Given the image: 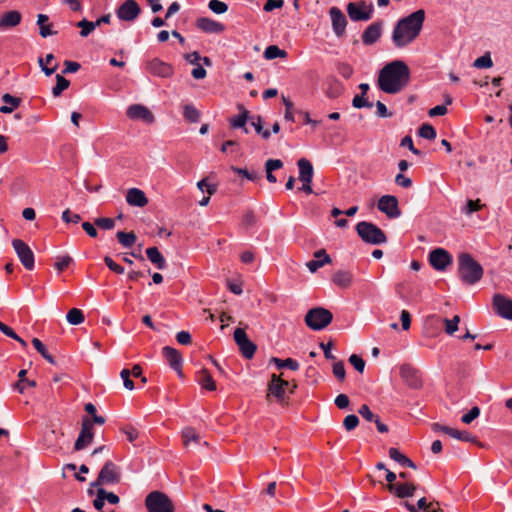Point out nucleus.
Here are the masks:
<instances>
[{
	"label": "nucleus",
	"instance_id": "nucleus-19",
	"mask_svg": "<svg viewBox=\"0 0 512 512\" xmlns=\"http://www.w3.org/2000/svg\"><path fill=\"white\" fill-rule=\"evenodd\" d=\"M126 115L131 120H142L147 124H151L155 120L152 112L141 104L130 105L126 111Z\"/></svg>",
	"mask_w": 512,
	"mask_h": 512
},
{
	"label": "nucleus",
	"instance_id": "nucleus-45",
	"mask_svg": "<svg viewBox=\"0 0 512 512\" xmlns=\"http://www.w3.org/2000/svg\"><path fill=\"white\" fill-rule=\"evenodd\" d=\"M419 136L428 140H433L436 138V130L435 128L428 124L424 123L420 126L418 130Z\"/></svg>",
	"mask_w": 512,
	"mask_h": 512
},
{
	"label": "nucleus",
	"instance_id": "nucleus-28",
	"mask_svg": "<svg viewBox=\"0 0 512 512\" xmlns=\"http://www.w3.org/2000/svg\"><path fill=\"white\" fill-rule=\"evenodd\" d=\"M353 281V275L347 270H338L332 275V282L339 288L346 289L350 287Z\"/></svg>",
	"mask_w": 512,
	"mask_h": 512
},
{
	"label": "nucleus",
	"instance_id": "nucleus-36",
	"mask_svg": "<svg viewBox=\"0 0 512 512\" xmlns=\"http://www.w3.org/2000/svg\"><path fill=\"white\" fill-rule=\"evenodd\" d=\"M268 392L267 397L273 395L280 404L285 403V390H283L281 384L274 382L272 378L268 383Z\"/></svg>",
	"mask_w": 512,
	"mask_h": 512
},
{
	"label": "nucleus",
	"instance_id": "nucleus-59",
	"mask_svg": "<svg viewBox=\"0 0 512 512\" xmlns=\"http://www.w3.org/2000/svg\"><path fill=\"white\" fill-rule=\"evenodd\" d=\"M349 362L359 373H362L364 371L365 361L360 356L352 354L349 357Z\"/></svg>",
	"mask_w": 512,
	"mask_h": 512
},
{
	"label": "nucleus",
	"instance_id": "nucleus-52",
	"mask_svg": "<svg viewBox=\"0 0 512 512\" xmlns=\"http://www.w3.org/2000/svg\"><path fill=\"white\" fill-rule=\"evenodd\" d=\"M282 101L285 106V114H284L285 120L294 122L295 118H294V109H293L292 101L289 100L288 98H286L285 96H282Z\"/></svg>",
	"mask_w": 512,
	"mask_h": 512
},
{
	"label": "nucleus",
	"instance_id": "nucleus-15",
	"mask_svg": "<svg viewBox=\"0 0 512 512\" xmlns=\"http://www.w3.org/2000/svg\"><path fill=\"white\" fill-rule=\"evenodd\" d=\"M492 306L498 316L512 320V299L502 294H495L492 299Z\"/></svg>",
	"mask_w": 512,
	"mask_h": 512
},
{
	"label": "nucleus",
	"instance_id": "nucleus-51",
	"mask_svg": "<svg viewBox=\"0 0 512 512\" xmlns=\"http://www.w3.org/2000/svg\"><path fill=\"white\" fill-rule=\"evenodd\" d=\"M208 7L215 14H223L228 10V5L220 0H210Z\"/></svg>",
	"mask_w": 512,
	"mask_h": 512
},
{
	"label": "nucleus",
	"instance_id": "nucleus-22",
	"mask_svg": "<svg viewBox=\"0 0 512 512\" xmlns=\"http://www.w3.org/2000/svg\"><path fill=\"white\" fill-rule=\"evenodd\" d=\"M163 357L167 360L170 367L177 372L180 377H183L182 363L183 359L178 350L173 347L165 346L162 349Z\"/></svg>",
	"mask_w": 512,
	"mask_h": 512
},
{
	"label": "nucleus",
	"instance_id": "nucleus-25",
	"mask_svg": "<svg viewBox=\"0 0 512 512\" xmlns=\"http://www.w3.org/2000/svg\"><path fill=\"white\" fill-rule=\"evenodd\" d=\"M387 489L391 493H395L399 498L412 497L416 491L414 483H396L395 485H387Z\"/></svg>",
	"mask_w": 512,
	"mask_h": 512
},
{
	"label": "nucleus",
	"instance_id": "nucleus-29",
	"mask_svg": "<svg viewBox=\"0 0 512 512\" xmlns=\"http://www.w3.org/2000/svg\"><path fill=\"white\" fill-rule=\"evenodd\" d=\"M49 17L45 14H38L37 25L39 26V34L43 38L57 34V31L52 29V24L48 23Z\"/></svg>",
	"mask_w": 512,
	"mask_h": 512
},
{
	"label": "nucleus",
	"instance_id": "nucleus-3",
	"mask_svg": "<svg viewBox=\"0 0 512 512\" xmlns=\"http://www.w3.org/2000/svg\"><path fill=\"white\" fill-rule=\"evenodd\" d=\"M482 266L469 254L458 256V277L466 285H474L483 277Z\"/></svg>",
	"mask_w": 512,
	"mask_h": 512
},
{
	"label": "nucleus",
	"instance_id": "nucleus-64",
	"mask_svg": "<svg viewBox=\"0 0 512 512\" xmlns=\"http://www.w3.org/2000/svg\"><path fill=\"white\" fill-rule=\"evenodd\" d=\"M342 86L338 83V82H334L330 87L329 89L326 91V95L329 97V98H337L338 96L341 95L342 93Z\"/></svg>",
	"mask_w": 512,
	"mask_h": 512
},
{
	"label": "nucleus",
	"instance_id": "nucleus-6",
	"mask_svg": "<svg viewBox=\"0 0 512 512\" xmlns=\"http://www.w3.org/2000/svg\"><path fill=\"white\" fill-rule=\"evenodd\" d=\"M349 18L354 22L368 21L373 17L374 6L364 0L349 2L346 6Z\"/></svg>",
	"mask_w": 512,
	"mask_h": 512
},
{
	"label": "nucleus",
	"instance_id": "nucleus-17",
	"mask_svg": "<svg viewBox=\"0 0 512 512\" xmlns=\"http://www.w3.org/2000/svg\"><path fill=\"white\" fill-rule=\"evenodd\" d=\"M93 438L94 433L92 422L85 417L82 421L81 431L75 442L74 449L79 451L86 448L88 445L92 443Z\"/></svg>",
	"mask_w": 512,
	"mask_h": 512
},
{
	"label": "nucleus",
	"instance_id": "nucleus-18",
	"mask_svg": "<svg viewBox=\"0 0 512 512\" xmlns=\"http://www.w3.org/2000/svg\"><path fill=\"white\" fill-rule=\"evenodd\" d=\"M146 69L150 74L161 78H169L174 73L173 67L159 58L147 62Z\"/></svg>",
	"mask_w": 512,
	"mask_h": 512
},
{
	"label": "nucleus",
	"instance_id": "nucleus-60",
	"mask_svg": "<svg viewBox=\"0 0 512 512\" xmlns=\"http://www.w3.org/2000/svg\"><path fill=\"white\" fill-rule=\"evenodd\" d=\"M333 374L339 381H343L345 379L346 372L342 361H338L333 364Z\"/></svg>",
	"mask_w": 512,
	"mask_h": 512
},
{
	"label": "nucleus",
	"instance_id": "nucleus-23",
	"mask_svg": "<svg viewBox=\"0 0 512 512\" xmlns=\"http://www.w3.org/2000/svg\"><path fill=\"white\" fill-rule=\"evenodd\" d=\"M196 27L205 33L220 34L225 30V26L208 17H200L196 20Z\"/></svg>",
	"mask_w": 512,
	"mask_h": 512
},
{
	"label": "nucleus",
	"instance_id": "nucleus-30",
	"mask_svg": "<svg viewBox=\"0 0 512 512\" xmlns=\"http://www.w3.org/2000/svg\"><path fill=\"white\" fill-rule=\"evenodd\" d=\"M197 382L201 385L203 389H206L208 391L216 390V383L213 380L209 371L205 368L201 369L197 373Z\"/></svg>",
	"mask_w": 512,
	"mask_h": 512
},
{
	"label": "nucleus",
	"instance_id": "nucleus-55",
	"mask_svg": "<svg viewBox=\"0 0 512 512\" xmlns=\"http://www.w3.org/2000/svg\"><path fill=\"white\" fill-rule=\"evenodd\" d=\"M480 415V408L478 406L472 407L468 413L464 414L461 421L465 424H470Z\"/></svg>",
	"mask_w": 512,
	"mask_h": 512
},
{
	"label": "nucleus",
	"instance_id": "nucleus-54",
	"mask_svg": "<svg viewBox=\"0 0 512 512\" xmlns=\"http://www.w3.org/2000/svg\"><path fill=\"white\" fill-rule=\"evenodd\" d=\"M352 105L353 107L357 108V109H360V108H363V107H367V108H372L373 107V103L372 102H369L366 98H365V95H356L353 100H352Z\"/></svg>",
	"mask_w": 512,
	"mask_h": 512
},
{
	"label": "nucleus",
	"instance_id": "nucleus-48",
	"mask_svg": "<svg viewBox=\"0 0 512 512\" xmlns=\"http://www.w3.org/2000/svg\"><path fill=\"white\" fill-rule=\"evenodd\" d=\"M77 27L81 28V37H87L96 28V24L87 19H82L77 23Z\"/></svg>",
	"mask_w": 512,
	"mask_h": 512
},
{
	"label": "nucleus",
	"instance_id": "nucleus-38",
	"mask_svg": "<svg viewBox=\"0 0 512 512\" xmlns=\"http://www.w3.org/2000/svg\"><path fill=\"white\" fill-rule=\"evenodd\" d=\"M270 362L274 363L277 366V368H279V369L288 368L293 371H296L299 369V363L292 358L280 359L277 357H272L270 359Z\"/></svg>",
	"mask_w": 512,
	"mask_h": 512
},
{
	"label": "nucleus",
	"instance_id": "nucleus-42",
	"mask_svg": "<svg viewBox=\"0 0 512 512\" xmlns=\"http://www.w3.org/2000/svg\"><path fill=\"white\" fill-rule=\"evenodd\" d=\"M70 85V81L64 78L62 75H56V85L52 89V94L54 97H59L62 92L67 89Z\"/></svg>",
	"mask_w": 512,
	"mask_h": 512
},
{
	"label": "nucleus",
	"instance_id": "nucleus-46",
	"mask_svg": "<svg viewBox=\"0 0 512 512\" xmlns=\"http://www.w3.org/2000/svg\"><path fill=\"white\" fill-rule=\"evenodd\" d=\"M331 262H332V259H331L330 255H325V259L311 260V261L307 262L306 266L311 273H315L319 268L323 267L326 264H330Z\"/></svg>",
	"mask_w": 512,
	"mask_h": 512
},
{
	"label": "nucleus",
	"instance_id": "nucleus-20",
	"mask_svg": "<svg viewBox=\"0 0 512 512\" xmlns=\"http://www.w3.org/2000/svg\"><path fill=\"white\" fill-rule=\"evenodd\" d=\"M329 15L333 32L337 37H342L345 34L348 23L344 13L338 7L333 6L329 9Z\"/></svg>",
	"mask_w": 512,
	"mask_h": 512
},
{
	"label": "nucleus",
	"instance_id": "nucleus-32",
	"mask_svg": "<svg viewBox=\"0 0 512 512\" xmlns=\"http://www.w3.org/2000/svg\"><path fill=\"white\" fill-rule=\"evenodd\" d=\"M389 457L403 467L416 469V464L409 459L406 455L402 454L397 448L391 447L389 449Z\"/></svg>",
	"mask_w": 512,
	"mask_h": 512
},
{
	"label": "nucleus",
	"instance_id": "nucleus-4",
	"mask_svg": "<svg viewBox=\"0 0 512 512\" xmlns=\"http://www.w3.org/2000/svg\"><path fill=\"white\" fill-rule=\"evenodd\" d=\"M356 232L363 242L371 245H381L387 242L386 234L375 224L367 221L359 222Z\"/></svg>",
	"mask_w": 512,
	"mask_h": 512
},
{
	"label": "nucleus",
	"instance_id": "nucleus-2",
	"mask_svg": "<svg viewBox=\"0 0 512 512\" xmlns=\"http://www.w3.org/2000/svg\"><path fill=\"white\" fill-rule=\"evenodd\" d=\"M425 11L418 9L400 18L392 31V41L397 48H403L415 41L423 28Z\"/></svg>",
	"mask_w": 512,
	"mask_h": 512
},
{
	"label": "nucleus",
	"instance_id": "nucleus-53",
	"mask_svg": "<svg viewBox=\"0 0 512 512\" xmlns=\"http://www.w3.org/2000/svg\"><path fill=\"white\" fill-rule=\"evenodd\" d=\"M94 225L104 230H111L115 227V220L113 218H97Z\"/></svg>",
	"mask_w": 512,
	"mask_h": 512
},
{
	"label": "nucleus",
	"instance_id": "nucleus-27",
	"mask_svg": "<svg viewBox=\"0 0 512 512\" xmlns=\"http://www.w3.org/2000/svg\"><path fill=\"white\" fill-rule=\"evenodd\" d=\"M299 168V180L301 182H312L314 169L309 160L301 158L297 162Z\"/></svg>",
	"mask_w": 512,
	"mask_h": 512
},
{
	"label": "nucleus",
	"instance_id": "nucleus-13",
	"mask_svg": "<svg viewBox=\"0 0 512 512\" xmlns=\"http://www.w3.org/2000/svg\"><path fill=\"white\" fill-rule=\"evenodd\" d=\"M377 206L390 219L398 218L401 215L398 199L393 195H383Z\"/></svg>",
	"mask_w": 512,
	"mask_h": 512
},
{
	"label": "nucleus",
	"instance_id": "nucleus-56",
	"mask_svg": "<svg viewBox=\"0 0 512 512\" xmlns=\"http://www.w3.org/2000/svg\"><path fill=\"white\" fill-rule=\"evenodd\" d=\"M358 424L359 418L354 414L347 415L343 421V426L347 431L354 430L358 426Z\"/></svg>",
	"mask_w": 512,
	"mask_h": 512
},
{
	"label": "nucleus",
	"instance_id": "nucleus-39",
	"mask_svg": "<svg viewBox=\"0 0 512 512\" xmlns=\"http://www.w3.org/2000/svg\"><path fill=\"white\" fill-rule=\"evenodd\" d=\"M183 116L187 121L191 123H197L200 120V112L192 104H186L184 106Z\"/></svg>",
	"mask_w": 512,
	"mask_h": 512
},
{
	"label": "nucleus",
	"instance_id": "nucleus-16",
	"mask_svg": "<svg viewBox=\"0 0 512 512\" xmlns=\"http://www.w3.org/2000/svg\"><path fill=\"white\" fill-rule=\"evenodd\" d=\"M400 376L410 388L419 389L422 387L420 372L412 365L403 364L400 367Z\"/></svg>",
	"mask_w": 512,
	"mask_h": 512
},
{
	"label": "nucleus",
	"instance_id": "nucleus-11",
	"mask_svg": "<svg viewBox=\"0 0 512 512\" xmlns=\"http://www.w3.org/2000/svg\"><path fill=\"white\" fill-rule=\"evenodd\" d=\"M234 340L244 358L251 359L254 356L257 346L248 338L244 329H235Z\"/></svg>",
	"mask_w": 512,
	"mask_h": 512
},
{
	"label": "nucleus",
	"instance_id": "nucleus-21",
	"mask_svg": "<svg viewBox=\"0 0 512 512\" xmlns=\"http://www.w3.org/2000/svg\"><path fill=\"white\" fill-rule=\"evenodd\" d=\"M383 24V20H377L366 27L361 36L364 45H373L380 39Z\"/></svg>",
	"mask_w": 512,
	"mask_h": 512
},
{
	"label": "nucleus",
	"instance_id": "nucleus-5",
	"mask_svg": "<svg viewBox=\"0 0 512 512\" xmlns=\"http://www.w3.org/2000/svg\"><path fill=\"white\" fill-rule=\"evenodd\" d=\"M332 320L333 314L323 307L312 308L308 310L305 315L306 325L314 331H320L326 328Z\"/></svg>",
	"mask_w": 512,
	"mask_h": 512
},
{
	"label": "nucleus",
	"instance_id": "nucleus-8",
	"mask_svg": "<svg viewBox=\"0 0 512 512\" xmlns=\"http://www.w3.org/2000/svg\"><path fill=\"white\" fill-rule=\"evenodd\" d=\"M120 480L121 472L119 467L111 460H108L100 470L96 481L91 483V486L117 484Z\"/></svg>",
	"mask_w": 512,
	"mask_h": 512
},
{
	"label": "nucleus",
	"instance_id": "nucleus-50",
	"mask_svg": "<svg viewBox=\"0 0 512 512\" xmlns=\"http://www.w3.org/2000/svg\"><path fill=\"white\" fill-rule=\"evenodd\" d=\"M443 321L445 323V332L448 335H452L458 330L460 322V317L458 315H455L452 319L445 318Z\"/></svg>",
	"mask_w": 512,
	"mask_h": 512
},
{
	"label": "nucleus",
	"instance_id": "nucleus-26",
	"mask_svg": "<svg viewBox=\"0 0 512 512\" xmlns=\"http://www.w3.org/2000/svg\"><path fill=\"white\" fill-rule=\"evenodd\" d=\"M126 201L130 206L144 207L148 203L145 193L138 188H131L127 191Z\"/></svg>",
	"mask_w": 512,
	"mask_h": 512
},
{
	"label": "nucleus",
	"instance_id": "nucleus-40",
	"mask_svg": "<svg viewBox=\"0 0 512 512\" xmlns=\"http://www.w3.org/2000/svg\"><path fill=\"white\" fill-rule=\"evenodd\" d=\"M66 319L71 325H79L84 322L85 316L80 309L72 308L68 311Z\"/></svg>",
	"mask_w": 512,
	"mask_h": 512
},
{
	"label": "nucleus",
	"instance_id": "nucleus-10",
	"mask_svg": "<svg viewBox=\"0 0 512 512\" xmlns=\"http://www.w3.org/2000/svg\"><path fill=\"white\" fill-rule=\"evenodd\" d=\"M141 11L140 5L135 0H125L116 9V15L121 21L133 22L139 17Z\"/></svg>",
	"mask_w": 512,
	"mask_h": 512
},
{
	"label": "nucleus",
	"instance_id": "nucleus-41",
	"mask_svg": "<svg viewBox=\"0 0 512 512\" xmlns=\"http://www.w3.org/2000/svg\"><path fill=\"white\" fill-rule=\"evenodd\" d=\"M286 56L287 52L285 50L280 49L276 45H270L264 51V57L268 60L276 58H285Z\"/></svg>",
	"mask_w": 512,
	"mask_h": 512
},
{
	"label": "nucleus",
	"instance_id": "nucleus-12",
	"mask_svg": "<svg viewBox=\"0 0 512 512\" xmlns=\"http://www.w3.org/2000/svg\"><path fill=\"white\" fill-rule=\"evenodd\" d=\"M432 429L435 432H443L455 439H458V440H461L464 442L476 443L478 446L483 447V444L477 440L476 436L472 435L468 431L457 430V429H454V428H451L449 426H445V425H442L439 423L432 424Z\"/></svg>",
	"mask_w": 512,
	"mask_h": 512
},
{
	"label": "nucleus",
	"instance_id": "nucleus-7",
	"mask_svg": "<svg viewBox=\"0 0 512 512\" xmlns=\"http://www.w3.org/2000/svg\"><path fill=\"white\" fill-rule=\"evenodd\" d=\"M145 505L149 512H174L172 501L167 495L159 491L149 493Z\"/></svg>",
	"mask_w": 512,
	"mask_h": 512
},
{
	"label": "nucleus",
	"instance_id": "nucleus-34",
	"mask_svg": "<svg viewBox=\"0 0 512 512\" xmlns=\"http://www.w3.org/2000/svg\"><path fill=\"white\" fill-rule=\"evenodd\" d=\"M2 101L6 104H9L8 105H3L0 107V112L3 113V114H8V113H11L13 112L14 109H16L17 107L20 106L21 104V99L18 98V97H15L9 93H5L3 96H2Z\"/></svg>",
	"mask_w": 512,
	"mask_h": 512
},
{
	"label": "nucleus",
	"instance_id": "nucleus-57",
	"mask_svg": "<svg viewBox=\"0 0 512 512\" xmlns=\"http://www.w3.org/2000/svg\"><path fill=\"white\" fill-rule=\"evenodd\" d=\"M474 67L476 68H490L493 65L492 59L489 54H485L474 61Z\"/></svg>",
	"mask_w": 512,
	"mask_h": 512
},
{
	"label": "nucleus",
	"instance_id": "nucleus-9",
	"mask_svg": "<svg viewBox=\"0 0 512 512\" xmlns=\"http://www.w3.org/2000/svg\"><path fill=\"white\" fill-rule=\"evenodd\" d=\"M12 246L25 269L32 270L35 260L31 248L21 239H13Z\"/></svg>",
	"mask_w": 512,
	"mask_h": 512
},
{
	"label": "nucleus",
	"instance_id": "nucleus-33",
	"mask_svg": "<svg viewBox=\"0 0 512 512\" xmlns=\"http://www.w3.org/2000/svg\"><path fill=\"white\" fill-rule=\"evenodd\" d=\"M147 258L158 269L163 270L166 267V260L157 247H149L146 249Z\"/></svg>",
	"mask_w": 512,
	"mask_h": 512
},
{
	"label": "nucleus",
	"instance_id": "nucleus-31",
	"mask_svg": "<svg viewBox=\"0 0 512 512\" xmlns=\"http://www.w3.org/2000/svg\"><path fill=\"white\" fill-rule=\"evenodd\" d=\"M241 113L233 118L229 119L230 126L232 128H243L245 133H248V129L245 127L247 120L249 118V111L246 110L242 105H238Z\"/></svg>",
	"mask_w": 512,
	"mask_h": 512
},
{
	"label": "nucleus",
	"instance_id": "nucleus-43",
	"mask_svg": "<svg viewBox=\"0 0 512 512\" xmlns=\"http://www.w3.org/2000/svg\"><path fill=\"white\" fill-rule=\"evenodd\" d=\"M32 345L41 354V356L44 359H46L49 363H51L53 365L56 364L54 357L48 353L45 345L38 338L32 339Z\"/></svg>",
	"mask_w": 512,
	"mask_h": 512
},
{
	"label": "nucleus",
	"instance_id": "nucleus-63",
	"mask_svg": "<svg viewBox=\"0 0 512 512\" xmlns=\"http://www.w3.org/2000/svg\"><path fill=\"white\" fill-rule=\"evenodd\" d=\"M72 262V258L68 255L59 257L54 264V267L59 271L65 270Z\"/></svg>",
	"mask_w": 512,
	"mask_h": 512
},
{
	"label": "nucleus",
	"instance_id": "nucleus-1",
	"mask_svg": "<svg viewBox=\"0 0 512 512\" xmlns=\"http://www.w3.org/2000/svg\"><path fill=\"white\" fill-rule=\"evenodd\" d=\"M410 81V69L402 60L386 64L379 72L378 87L387 94H396Z\"/></svg>",
	"mask_w": 512,
	"mask_h": 512
},
{
	"label": "nucleus",
	"instance_id": "nucleus-49",
	"mask_svg": "<svg viewBox=\"0 0 512 512\" xmlns=\"http://www.w3.org/2000/svg\"><path fill=\"white\" fill-rule=\"evenodd\" d=\"M232 170L234 172H236L237 174H239L253 182L259 181L262 177L261 174H259L258 172H255V171L250 172L244 168L232 167Z\"/></svg>",
	"mask_w": 512,
	"mask_h": 512
},
{
	"label": "nucleus",
	"instance_id": "nucleus-14",
	"mask_svg": "<svg viewBox=\"0 0 512 512\" xmlns=\"http://www.w3.org/2000/svg\"><path fill=\"white\" fill-rule=\"evenodd\" d=\"M429 263L435 270L444 271L452 264V256L444 248H436L429 253Z\"/></svg>",
	"mask_w": 512,
	"mask_h": 512
},
{
	"label": "nucleus",
	"instance_id": "nucleus-47",
	"mask_svg": "<svg viewBox=\"0 0 512 512\" xmlns=\"http://www.w3.org/2000/svg\"><path fill=\"white\" fill-rule=\"evenodd\" d=\"M484 206V204H481L480 199L468 200L466 205L462 208V212L466 215H471L472 213L481 210Z\"/></svg>",
	"mask_w": 512,
	"mask_h": 512
},
{
	"label": "nucleus",
	"instance_id": "nucleus-37",
	"mask_svg": "<svg viewBox=\"0 0 512 512\" xmlns=\"http://www.w3.org/2000/svg\"><path fill=\"white\" fill-rule=\"evenodd\" d=\"M116 237L118 242L126 248L132 247L137 240V236L134 232L119 231Z\"/></svg>",
	"mask_w": 512,
	"mask_h": 512
},
{
	"label": "nucleus",
	"instance_id": "nucleus-44",
	"mask_svg": "<svg viewBox=\"0 0 512 512\" xmlns=\"http://www.w3.org/2000/svg\"><path fill=\"white\" fill-rule=\"evenodd\" d=\"M182 438L185 446H188L190 442L199 443L200 436L196 433L195 429L192 427H186L182 431Z\"/></svg>",
	"mask_w": 512,
	"mask_h": 512
},
{
	"label": "nucleus",
	"instance_id": "nucleus-24",
	"mask_svg": "<svg viewBox=\"0 0 512 512\" xmlns=\"http://www.w3.org/2000/svg\"><path fill=\"white\" fill-rule=\"evenodd\" d=\"M22 15L17 10H9L0 16V30H6L18 26L21 23Z\"/></svg>",
	"mask_w": 512,
	"mask_h": 512
},
{
	"label": "nucleus",
	"instance_id": "nucleus-58",
	"mask_svg": "<svg viewBox=\"0 0 512 512\" xmlns=\"http://www.w3.org/2000/svg\"><path fill=\"white\" fill-rule=\"evenodd\" d=\"M358 413L368 422H374L375 419L378 417V415H375L369 408L368 405L363 404L359 410Z\"/></svg>",
	"mask_w": 512,
	"mask_h": 512
},
{
	"label": "nucleus",
	"instance_id": "nucleus-62",
	"mask_svg": "<svg viewBox=\"0 0 512 512\" xmlns=\"http://www.w3.org/2000/svg\"><path fill=\"white\" fill-rule=\"evenodd\" d=\"M120 376L123 380L124 387L128 390L134 389V382L131 380V372L129 369H123L120 373Z\"/></svg>",
	"mask_w": 512,
	"mask_h": 512
},
{
	"label": "nucleus",
	"instance_id": "nucleus-61",
	"mask_svg": "<svg viewBox=\"0 0 512 512\" xmlns=\"http://www.w3.org/2000/svg\"><path fill=\"white\" fill-rule=\"evenodd\" d=\"M104 262L107 265V267L114 273H117V274L124 273V268L121 265L117 264L111 257L105 256Z\"/></svg>",
	"mask_w": 512,
	"mask_h": 512
},
{
	"label": "nucleus",
	"instance_id": "nucleus-35",
	"mask_svg": "<svg viewBox=\"0 0 512 512\" xmlns=\"http://www.w3.org/2000/svg\"><path fill=\"white\" fill-rule=\"evenodd\" d=\"M283 167V162L280 159H268L265 162L266 178L270 183H276L277 179L273 171Z\"/></svg>",
	"mask_w": 512,
	"mask_h": 512
}]
</instances>
